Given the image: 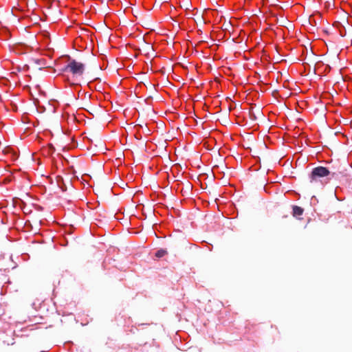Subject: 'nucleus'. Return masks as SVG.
<instances>
[{"label": "nucleus", "mask_w": 352, "mask_h": 352, "mask_svg": "<svg viewBox=\"0 0 352 352\" xmlns=\"http://www.w3.org/2000/svg\"><path fill=\"white\" fill-rule=\"evenodd\" d=\"M85 66L83 63L75 59H69V63L63 69V72H69L74 77L81 76L85 72Z\"/></svg>", "instance_id": "nucleus-1"}, {"label": "nucleus", "mask_w": 352, "mask_h": 352, "mask_svg": "<svg viewBox=\"0 0 352 352\" xmlns=\"http://www.w3.org/2000/svg\"><path fill=\"white\" fill-rule=\"evenodd\" d=\"M349 166L347 164H336L332 165L329 168V175L335 179H340L342 177H347L346 167Z\"/></svg>", "instance_id": "nucleus-2"}, {"label": "nucleus", "mask_w": 352, "mask_h": 352, "mask_svg": "<svg viewBox=\"0 0 352 352\" xmlns=\"http://www.w3.org/2000/svg\"><path fill=\"white\" fill-rule=\"evenodd\" d=\"M329 175V168L323 166L314 168L310 175V183L312 184L320 182V178Z\"/></svg>", "instance_id": "nucleus-3"}, {"label": "nucleus", "mask_w": 352, "mask_h": 352, "mask_svg": "<svg viewBox=\"0 0 352 352\" xmlns=\"http://www.w3.org/2000/svg\"><path fill=\"white\" fill-rule=\"evenodd\" d=\"M304 212V209L298 206H292V214L294 217L298 218V217L302 215Z\"/></svg>", "instance_id": "nucleus-4"}, {"label": "nucleus", "mask_w": 352, "mask_h": 352, "mask_svg": "<svg viewBox=\"0 0 352 352\" xmlns=\"http://www.w3.org/2000/svg\"><path fill=\"white\" fill-rule=\"evenodd\" d=\"M167 251L163 249L159 250L155 253V256L157 258L163 257L164 256L167 254Z\"/></svg>", "instance_id": "nucleus-5"}, {"label": "nucleus", "mask_w": 352, "mask_h": 352, "mask_svg": "<svg viewBox=\"0 0 352 352\" xmlns=\"http://www.w3.org/2000/svg\"><path fill=\"white\" fill-rule=\"evenodd\" d=\"M340 34H341L342 36H344V34H343L342 32H340Z\"/></svg>", "instance_id": "nucleus-6"}]
</instances>
